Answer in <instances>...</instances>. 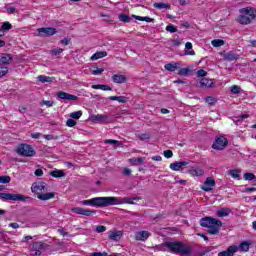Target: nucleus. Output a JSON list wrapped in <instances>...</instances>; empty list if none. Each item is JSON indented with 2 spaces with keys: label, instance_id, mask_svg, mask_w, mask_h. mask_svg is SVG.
Here are the masks:
<instances>
[{
  "label": "nucleus",
  "instance_id": "1",
  "mask_svg": "<svg viewBox=\"0 0 256 256\" xmlns=\"http://www.w3.org/2000/svg\"><path fill=\"white\" fill-rule=\"evenodd\" d=\"M123 203L125 201L118 197H96L82 201L83 205H90L91 207H109V205H123Z\"/></svg>",
  "mask_w": 256,
  "mask_h": 256
},
{
  "label": "nucleus",
  "instance_id": "2",
  "mask_svg": "<svg viewBox=\"0 0 256 256\" xmlns=\"http://www.w3.org/2000/svg\"><path fill=\"white\" fill-rule=\"evenodd\" d=\"M164 247L169 249L170 253L181 256H189L193 252L191 245L181 241H169L164 244Z\"/></svg>",
  "mask_w": 256,
  "mask_h": 256
},
{
  "label": "nucleus",
  "instance_id": "3",
  "mask_svg": "<svg viewBox=\"0 0 256 256\" xmlns=\"http://www.w3.org/2000/svg\"><path fill=\"white\" fill-rule=\"evenodd\" d=\"M200 225L208 229L207 233H209V235H219V231H221V227H223V222L213 217L206 216L200 219Z\"/></svg>",
  "mask_w": 256,
  "mask_h": 256
},
{
  "label": "nucleus",
  "instance_id": "4",
  "mask_svg": "<svg viewBox=\"0 0 256 256\" xmlns=\"http://www.w3.org/2000/svg\"><path fill=\"white\" fill-rule=\"evenodd\" d=\"M240 15L237 18V22L240 25H249L256 17V9L253 7H246L239 10Z\"/></svg>",
  "mask_w": 256,
  "mask_h": 256
},
{
  "label": "nucleus",
  "instance_id": "5",
  "mask_svg": "<svg viewBox=\"0 0 256 256\" xmlns=\"http://www.w3.org/2000/svg\"><path fill=\"white\" fill-rule=\"evenodd\" d=\"M15 151L20 157H35L37 155L35 148L27 143L18 144Z\"/></svg>",
  "mask_w": 256,
  "mask_h": 256
},
{
  "label": "nucleus",
  "instance_id": "6",
  "mask_svg": "<svg viewBox=\"0 0 256 256\" xmlns=\"http://www.w3.org/2000/svg\"><path fill=\"white\" fill-rule=\"evenodd\" d=\"M2 201H27V198L22 194L0 193Z\"/></svg>",
  "mask_w": 256,
  "mask_h": 256
},
{
  "label": "nucleus",
  "instance_id": "7",
  "mask_svg": "<svg viewBox=\"0 0 256 256\" xmlns=\"http://www.w3.org/2000/svg\"><path fill=\"white\" fill-rule=\"evenodd\" d=\"M47 249V244L43 242H36L32 245V248L30 250L31 256H40L41 253H43V250Z\"/></svg>",
  "mask_w": 256,
  "mask_h": 256
},
{
  "label": "nucleus",
  "instance_id": "8",
  "mask_svg": "<svg viewBox=\"0 0 256 256\" xmlns=\"http://www.w3.org/2000/svg\"><path fill=\"white\" fill-rule=\"evenodd\" d=\"M31 191H32V193L37 194V196H38L39 194L46 193V191H48V189H47V183H45V182H37V183H34V184H32V186H31Z\"/></svg>",
  "mask_w": 256,
  "mask_h": 256
},
{
  "label": "nucleus",
  "instance_id": "9",
  "mask_svg": "<svg viewBox=\"0 0 256 256\" xmlns=\"http://www.w3.org/2000/svg\"><path fill=\"white\" fill-rule=\"evenodd\" d=\"M226 145H229V140L227 138L220 136L216 138L215 143L212 145V149H216L217 151H222Z\"/></svg>",
  "mask_w": 256,
  "mask_h": 256
},
{
  "label": "nucleus",
  "instance_id": "10",
  "mask_svg": "<svg viewBox=\"0 0 256 256\" xmlns=\"http://www.w3.org/2000/svg\"><path fill=\"white\" fill-rule=\"evenodd\" d=\"M91 121H94V123H113V119L105 114L92 115Z\"/></svg>",
  "mask_w": 256,
  "mask_h": 256
},
{
  "label": "nucleus",
  "instance_id": "11",
  "mask_svg": "<svg viewBox=\"0 0 256 256\" xmlns=\"http://www.w3.org/2000/svg\"><path fill=\"white\" fill-rule=\"evenodd\" d=\"M72 213H76V215H84L85 217H91V215H95L94 210L84 209L82 207L72 208Z\"/></svg>",
  "mask_w": 256,
  "mask_h": 256
},
{
  "label": "nucleus",
  "instance_id": "12",
  "mask_svg": "<svg viewBox=\"0 0 256 256\" xmlns=\"http://www.w3.org/2000/svg\"><path fill=\"white\" fill-rule=\"evenodd\" d=\"M38 33L40 37H51V35H55V33H57V30L53 27H45L39 28Z\"/></svg>",
  "mask_w": 256,
  "mask_h": 256
},
{
  "label": "nucleus",
  "instance_id": "13",
  "mask_svg": "<svg viewBox=\"0 0 256 256\" xmlns=\"http://www.w3.org/2000/svg\"><path fill=\"white\" fill-rule=\"evenodd\" d=\"M213 187H215V179L208 177L204 181V184L201 187V189H202V191L209 192V191H213Z\"/></svg>",
  "mask_w": 256,
  "mask_h": 256
},
{
  "label": "nucleus",
  "instance_id": "14",
  "mask_svg": "<svg viewBox=\"0 0 256 256\" xmlns=\"http://www.w3.org/2000/svg\"><path fill=\"white\" fill-rule=\"evenodd\" d=\"M57 97H59V99H63L64 101H77L78 97L76 95L73 94H69L67 92H58L57 93Z\"/></svg>",
  "mask_w": 256,
  "mask_h": 256
},
{
  "label": "nucleus",
  "instance_id": "15",
  "mask_svg": "<svg viewBox=\"0 0 256 256\" xmlns=\"http://www.w3.org/2000/svg\"><path fill=\"white\" fill-rule=\"evenodd\" d=\"M237 245L229 246L226 250L219 252L218 256H234L237 253Z\"/></svg>",
  "mask_w": 256,
  "mask_h": 256
},
{
  "label": "nucleus",
  "instance_id": "16",
  "mask_svg": "<svg viewBox=\"0 0 256 256\" xmlns=\"http://www.w3.org/2000/svg\"><path fill=\"white\" fill-rule=\"evenodd\" d=\"M188 173L192 175V177H203V175H205V170L200 167H191L188 170Z\"/></svg>",
  "mask_w": 256,
  "mask_h": 256
},
{
  "label": "nucleus",
  "instance_id": "17",
  "mask_svg": "<svg viewBox=\"0 0 256 256\" xmlns=\"http://www.w3.org/2000/svg\"><path fill=\"white\" fill-rule=\"evenodd\" d=\"M151 233L149 231H139L135 234L136 241H147Z\"/></svg>",
  "mask_w": 256,
  "mask_h": 256
},
{
  "label": "nucleus",
  "instance_id": "18",
  "mask_svg": "<svg viewBox=\"0 0 256 256\" xmlns=\"http://www.w3.org/2000/svg\"><path fill=\"white\" fill-rule=\"evenodd\" d=\"M186 165H189V162L182 161V162H174L170 164V169L172 171H181L182 167H185Z\"/></svg>",
  "mask_w": 256,
  "mask_h": 256
},
{
  "label": "nucleus",
  "instance_id": "19",
  "mask_svg": "<svg viewBox=\"0 0 256 256\" xmlns=\"http://www.w3.org/2000/svg\"><path fill=\"white\" fill-rule=\"evenodd\" d=\"M221 56L225 61H237V59H239V56L233 52H223Z\"/></svg>",
  "mask_w": 256,
  "mask_h": 256
},
{
  "label": "nucleus",
  "instance_id": "20",
  "mask_svg": "<svg viewBox=\"0 0 256 256\" xmlns=\"http://www.w3.org/2000/svg\"><path fill=\"white\" fill-rule=\"evenodd\" d=\"M112 81L118 84L127 83V77L121 74H114L112 76Z\"/></svg>",
  "mask_w": 256,
  "mask_h": 256
},
{
  "label": "nucleus",
  "instance_id": "21",
  "mask_svg": "<svg viewBox=\"0 0 256 256\" xmlns=\"http://www.w3.org/2000/svg\"><path fill=\"white\" fill-rule=\"evenodd\" d=\"M128 162L130 163V165L134 166L145 165V157L130 158Z\"/></svg>",
  "mask_w": 256,
  "mask_h": 256
},
{
  "label": "nucleus",
  "instance_id": "22",
  "mask_svg": "<svg viewBox=\"0 0 256 256\" xmlns=\"http://www.w3.org/2000/svg\"><path fill=\"white\" fill-rule=\"evenodd\" d=\"M55 197V194L53 192H48V193H41L38 194L37 198L40 201H49V199H53Z\"/></svg>",
  "mask_w": 256,
  "mask_h": 256
},
{
  "label": "nucleus",
  "instance_id": "23",
  "mask_svg": "<svg viewBox=\"0 0 256 256\" xmlns=\"http://www.w3.org/2000/svg\"><path fill=\"white\" fill-rule=\"evenodd\" d=\"M122 235H123V232L121 231H110L109 239H111V241H119Z\"/></svg>",
  "mask_w": 256,
  "mask_h": 256
},
{
  "label": "nucleus",
  "instance_id": "24",
  "mask_svg": "<svg viewBox=\"0 0 256 256\" xmlns=\"http://www.w3.org/2000/svg\"><path fill=\"white\" fill-rule=\"evenodd\" d=\"M249 247H251V242L244 241L240 243L239 246H237V251H243L244 253H247V251H249Z\"/></svg>",
  "mask_w": 256,
  "mask_h": 256
},
{
  "label": "nucleus",
  "instance_id": "25",
  "mask_svg": "<svg viewBox=\"0 0 256 256\" xmlns=\"http://www.w3.org/2000/svg\"><path fill=\"white\" fill-rule=\"evenodd\" d=\"M153 7L155 9H159V10H162V9H166V10H169L171 9V4L169 3H163V2H155L153 4Z\"/></svg>",
  "mask_w": 256,
  "mask_h": 256
},
{
  "label": "nucleus",
  "instance_id": "26",
  "mask_svg": "<svg viewBox=\"0 0 256 256\" xmlns=\"http://www.w3.org/2000/svg\"><path fill=\"white\" fill-rule=\"evenodd\" d=\"M11 63V55L1 54L0 55V65H9Z\"/></svg>",
  "mask_w": 256,
  "mask_h": 256
},
{
  "label": "nucleus",
  "instance_id": "27",
  "mask_svg": "<svg viewBox=\"0 0 256 256\" xmlns=\"http://www.w3.org/2000/svg\"><path fill=\"white\" fill-rule=\"evenodd\" d=\"M164 69L166 71L174 72L176 69H179V63L172 62V63L165 64Z\"/></svg>",
  "mask_w": 256,
  "mask_h": 256
},
{
  "label": "nucleus",
  "instance_id": "28",
  "mask_svg": "<svg viewBox=\"0 0 256 256\" xmlns=\"http://www.w3.org/2000/svg\"><path fill=\"white\" fill-rule=\"evenodd\" d=\"M103 57H107L106 51L96 52L94 55L91 56V61H97L98 59H103Z\"/></svg>",
  "mask_w": 256,
  "mask_h": 256
},
{
  "label": "nucleus",
  "instance_id": "29",
  "mask_svg": "<svg viewBox=\"0 0 256 256\" xmlns=\"http://www.w3.org/2000/svg\"><path fill=\"white\" fill-rule=\"evenodd\" d=\"M38 81H40V83H53V81H55V78L50 76L40 75L38 76Z\"/></svg>",
  "mask_w": 256,
  "mask_h": 256
},
{
  "label": "nucleus",
  "instance_id": "30",
  "mask_svg": "<svg viewBox=\"0 0 256 256\" xmlns=\"http://www.w3.org/2000/svg\"><path fill=\"white\" fill-rule=\"evenodd\" d=\"M133 19H136L137 21H146V23H154L155 19L149 18L148 16L142 17L137 15H132Z\"/></svg>",
  "mask_w": 256,
  "mask_h": 256
},
{
  "label": "nucleus",
  "instance_id": "31",
  "mask_svg": "<svg viewBox=\"0 0 256 256\" xmlns=\"http://www.w3.org/2000/svg\"><path fill=\"white\" fill-rule=\"evenodd\" d=\"M51 177H54L55 179H59L61 177H65V172L63 170H54L50 172Z\"/></svg>",
  "mask_w": 256,
  "mask_h": 256
},
{
  "label": "nucleus",
  "instance_id": "32",
  "mask_svg": "<svg viewBox=\"0 0 256 256\" xmlns=\"http://www.w3.org/2000/svg\"><path fill=\"white\" fill-rule=\"evenodd\" d=\"M200 87H213V81L207 78H202L200 80Z\"/></svg>",
  "mask_w": 256,
  "mask_h": 256
},
{
  "label": "nucleus",
  "instance_id": "33",
  "mask_svg": "<svg viewBox=\"0 0 256 256\" xmlns=\"http://www.w3.org/2000/svg\"><path fill=\"white\" fill-rule=\"evenodd\" d=\"M231 213V210L229 208H221L217 211L218 217H227Z\"/></svg>",
  "mask_w": 256,
  "mask_h": 256
},
{
  "label": "nucleus",
  "instance_id": "34",
  "mask_svg": "<svg viewBox=\"0 0 256 256\" xmlns=\"http://www.w3.org/2000/svg\"><path fill=\"white\" fill-rule=\"evenodd\" d=\"M92 89H101V91H112V88L110 86L103 84L92 85Z\"/></svg>",
  "mask_w": 256,
  "mask_h": 256
},
{
  "label": "nucleus",
  "instance_id": "35",
  "mask_svg": "<svg viewBox=\"0 0 256 256\" xmlns=\"http://www.w3.org/2000/svg\"><path fill=\"white\" fill-rule=\"evenodd\" d=\"M104 143L108 145H113L114 147H121V145H123V143H121L119 140H113V139L105 140Z\"/></svg>",
  "mask_w": 256,
  "mask_h": 256
},
{
  "label": "nucleus",
  "instance_id": "36",
  "mask_svg": "<svg viewBox=\"0 0 256 256\" xmlns=\"http://www.w3.org/2000/svg\"><path fill=\"white\" fill-rule=\"evenodd\" d=\"M118 18L122 23H130L131 21V17L127 14H120Z\"/></svg>",
  "mask_w": 256,
  "mask_h": 256
},
{
  "label": "nucleus",
  "instance_id": "37",
  "mask_svg": "<svg viewBox=\"0 0 256 256\" xmlns=\"http://www.w3.org/2000/svg\"><path fill=\"white\" fill-rule=\"evenodd\" d=\"M191 73V69L189 68H181L178 72L177 75H182L183 77H187Z\"/></svg>",
  "mask_w": 256,
  "mask_h": 256
},
{
  "label": "nucleus",
  "instance_id": "38",
  "mask_svg": "<svg viewBox=\"0 0 256 256\" xmlns=\"http://www.w3.org/2000/svg\"><path fill=\"white\" fill-rule=\"evenodd\" d=\"M83 112L81 110L70 113L71 119H81Z\"/></svg>",
  "mask_w": 256,
  "mask_h": 256
},
{
  "label": "nucleus",
  "instance_id": "39",
  "mask_svg": "<svg viewBox=\"0 0 256 256\" xmlns=\"http://www.w3.org/2000/svg\"><path fill=\"white\" fill-rule=\"evenodd\" d=\"M3 32L4 31H9V30H11V29H13V25H11V23H9V22H4L3 24H2V27L0 28Z\"/></svg>",
  "mask_w": 256,
  "mask_h": 256
},
{
  "label": "nucleus",
  "instance_id": "40",
  "mask_svg": "<svg viewBox=\"0 0 256 256\" xmlns=\"http://www.w3.org/2000/svg\"><path fill=\"white\" fill-rule=\"evenodd\" d=\"M231 93L233 95H239V93H241V87L238 85H234L231 87Z\"/></svg>",
  "mask_w": 256,
  "mask_h": 256
},
{
  "label": "nucleus",
  "instance_id": "41",
  "mask_svg": "<svg viewBox=\"0 0 256 256\" xmlns=\"http://www.w3.org/2000/svg\"><path fill=\"white\" fill-rule=\"evenodd\" d=\"M247 117H249V115H247V114H243V115H241V116H238V117L234 120L235 125H239V123H241V121H243L244 119H247Z\"/></svg>",
  "mask_w": 256,
  "mask_h": 256
},
{
  "label": "nucleus",
  "instance_id": "42",
  "mask_svg": "<svg viewBox=\"0 0 256 256\" xmlns=\"http://www.w3.org/2000/svg\"><path fill=\"white\" fill-rule=\"evenodd\" d=\"M138 137H139L140 141H147V140L151 139V135L149 133L140 134Z\"/></svg>",
  "mask_w": 256,
  "mask_h": 256
},
{
  "label": "nucleus",
  "instance_id": "43",
  "mask_svg": "<svg viewBox=\"0 0 256 256\" xmlns=\"http://www.w3.org/2000/svg\"><path fill=\"white\" fill-rule=\"evenodd\" d=\"M245 181H253L255 179V174L253 173H245L244 174Z\"/></svg>",
  "mask_w": 256,
  "mask_h": 256
},
{
  "label": "nucleus",
  "instance_id": "44",
  "mask_svg": "<svg viewBox=\"0 0 256 256\" xmlns=\"http://www.w3.org/2000/svg\"><path fill=\"white\" fill-rule=\"evenodd\" d=\"M211 43H212L213 47H221V45L224 44L223 40H219V39L212 40Z\"/></svg>",
  "mask_w": 256,
  "mask_h": 256
},
{
  "label": "nucleus",
  "instance_id": "45",
  "mask_svg": "<svg viewBox=\"0 0 256 256\" xmlns=\"http://www.w3.org/2000/svg\"><path fill=\"white\" fill-rule=\"evenodd\" d=\"M166 31L169 33H177V28L173 24L166 26Z\"/></svg>",
  "mask_w": 256,
  "mask_h": 256
},
{
  "label": "nucleus",
  "instance_id": "46",
  "mask_svg": "<svg viewBox=\"0 0 256 256\" xmlns=\"http://www.w3.org/2000/svg\"><path fill=\"white\" fill-rule=\"evenodd\" d=\"M241 172H239V170H231L230 171V175L231 177H233V179H239V175Z\"/></svg>",
  "mask_w": 256,
  "mask_h": 256
},
{
  "label": "nucleus",
  "instance_id": "47",
  "mask_svg": "<svg viewBox=\"0 0 256 256\" xmlns=\"http://www.w3.org/2000/svg\"><path fill=\"white\" fill-rule=\"evenodd\" d=\"M9 73V69L4 66H0V77H5V74Z\"/></svg>",
  "mask_w": 256,
  "mask_h": 256
},
{
  "label": "nucleus",
  "instance_id": "48",
  "mask_svg": "<svg viewBox=\"0 0 256 256\" xmlns=\"http://www.w3.org/2000/svg\"><path fill=\"white\" fill-rule=\"evenodd\" d=\"M0 183H11V177H9V176H0Z\"/></svg>",
  "mask_w": 256,
  "mask_h": 256
},
{
  "label": "nucleus",
  "instance_id": "49",
  "mask_svg": "<svg viewBox=\"0 0 256 256\" xmlns=\"http://www.w3.org/2000/svg\"><path fill=\"white\" fill-rule=\"evenodd\" d=\"M52 55H61L63 53V48H54L51 50Z\"/></svg>",
  "mask_w": 256,
  "mask_h": 256
},
{
  "label": "nucleus",
  "instance_id": "50",
  "mask_svg": "<svg viewBox=\"0 0 256 256\" xmlns=\"http://www.w3.org/2000/svg\"><path fill=\"white\" fill-rule=\"evenodd\" d=\"M66 125H67V127H75V125H77V121H75L73 119H68L66 121Z\"/></svg>",
  "mask_w": 256,
  "mask_h": 256
},
{
  "label": "nucleus",
  "instance_id": "51",
  "mask_svg": "<svg viewBox=\"0 0 256 256\" xmlns=\"http://www.w3.org/2000/svg\"><path fill=\"white\" fill-rule=\"evenodd\" d=\"M163 155H164V157H166V159H171V157H173V151H171V150H165V151L163 152Z\"/></svg>",
  "mask_w": 256,
  "mask_h": 256
},
{
  "label": "nucleus",
  "instance_id": "52",
  "mask_svg": "<svg viewBox=\"0 0 256 256\" xmlns=\"http://www.w3.org/2000/svg\"><path fill=\"white\" fill-rule=\"evenodd\" d=\"M44 139H46V141H53L55 139H58L57 136H54V135H51V134H48V135H43Z\"/></svg>",
  "mask_w": 256,
  "mask_h": 256
},
{
  "label": "nucleus",
  "instance_id": "53",
  "mask_svg": "<svg viewBox=\"0 0 256 256\" xmlns=\"http://www.w3.org/2000/svg\"><path fill=\"white\" fill-rule=\"evenodd\" d=\"M107 231V227L105 226H97L96 227V233H105Z\"/></svg>",
  "mask_w": 256,
  "mask_h": 256
},
{
  "label": "nucleus",
  "instance_id": "54",
  "mask_svg": "<svg viewBox=\"0 0 256 256\" xmlns=\"http://www.w3.org/2000/svg\"><path fill=\"white\" fill-rule=\"evenodd\" d=\"M103 69L102 68H95L93 71H92V74L94 75H101V73H103Z\"/></svg>",
  "mask_w": 256,
  "mask_h": 256
},
{
  "label": "nucleus",
  "instance_id": "55",
  "mask_svg": "<svg viewBox=\"0 0 256 256\" xmlns=\"http://www.w3.org/2000/svg\"><path fill=\"white\" fill-rule=\"evenodd\" d=\"M197 76L198 77H205V76H207V72L205 70H203V69L198 70L197 71Z\"/></svg>",
  "mask_w": 256,
  "mask_h": 256
},
{
  "label": "nucleus",
  "instance_id": "56",
  "mask_svg": "<svg viewBox=\"0 0 256 256\" xmlns=\"http://www.w3.org/2000/svg\"><path fill=\"white\" fill-rule=\"evenodd\" d=\"M17 9L15 7H7L6 11L9 15H13Z\"/></svg>",
  "mask_w": 256,
  "mask_h": 256
},
{
  "label": "nucleus",
  "instance_id": "57",
  "mask_svg": "<svg viewBox=\"0 0 256 256\" xmlns=\"http://www.w3.org/2000/svg\"><path fill=\"white\" fill-rule=\"evenodd\" d=\"M34 175H36V177H43V170L40 168L36 169Z\"/></svg>",
  "mask_w": 256,
  "mask_h": 256
},
{
  "label": "nucleus",
  "instance_id": "58",
  "mask_svg": "<svg viewBox=\"0 0 256 256\" xmlns=\"http://www.w3.org/2000/svg\"><path fill=\"white\" fill-rule=\"evenodd\" d=\"M117 101H118V103H127V97H125V96H118Z\"/></svg>",
  "mask_w": 256,
  "mask_h": 256
},
{
  "label": "nucleus",
  "instance_id": "59",
  "mask_svg": "<svg viewBox=\"0 0 256 256\" xmlns=\"http://www.w3.org/2000/svg\"><path fill=\"white\" fill-rule=\"evenodd\" d=\"M206 103H209V105H213V103H215V98L211 96L206 97Z\"/></svg>",
  "mask_w": 256,
  "mask_h": 256
},
{
  "label": "nucleus",
  "instance_id": "60",
  "mask_svg": "<svg viewBox=\"0 0 256 256\" xmlns=\"http://www.w3.org/2000/svg\"><path fill=\"white\" fill-rule=\"evenodd\" d=\"M90 256H107V253L104 252V253H101V252H94L92 253Z\"/></svg>",
  "mask_w": 256,
  "mask_h": 256
},
{
  "label": "nucleus",
  "instance_id": "61",
  "mask_svg": "<svg viewBox=\"0 0 256 256\" xmlns=\"http://www.w3.org/2000/svg\"><path fill=\"white\" fill-rule=\"evenodd\" d=\"M69 41H71V40H69L68 38H64V39H62V40L60 41V43H61L62 45L67 46V45H69Z\"/></svg>",
  "mask_w": 256,
  "mask_h": 256
},
{
  "label": "nucleus",
  "instance_id": "62",
  "mask_svg": "<svg viewBox=\"0 0 256 256\" xmlns=\"http://www.w3.org/2000/svg\"><path fill=\"white\" fill-rule=\"evenodd\" d=\"M43 104L46 105V107H53V101L44 100Z\"/></svg>",
  "mask_w": 256,
  "mask_h": 256
},
{
  "label": "nucleus",
  "instance_id": "63",
  "mask_svg": "<svg viewBox=\"0 0 256 256\" xmlns=\"http://www.w3.org/2000/svg\"><path fill=\"white\" fill-rule=\"evenodd\" d=\"M123 175H126L127 177H129V175H131V169L125 168L123 171Z\"/></svg>",
  "mask_w": 256,
  "mask_h": 256
},
{
  "label": "nucleus",
  "instance_id": "64",
  "mask_svg": "<svg viewBox=\"0 0 256 256\" xmlns=\"http://www.w3.org/2000/svg\"><path fill=\"white\" fill-rule=\"evenodd\" d=\"M9 227H12V229H19V223H15V222L10 223Z\"/></svg>",
  "mask_w": 256,
  "mask_h": 256
}]
</instances>
